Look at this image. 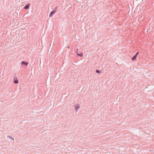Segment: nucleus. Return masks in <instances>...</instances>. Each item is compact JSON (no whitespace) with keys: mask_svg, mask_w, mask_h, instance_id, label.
Returning a JSON list of instances; mask_svg holds the SVG:
<instances>
[{"mask_svg":"<svg viewBox=\"0 0 154 154\" xmlns=\"http://www.w3.org/2000/svg\"><path fill=\"white\" fill-rule=\"evenodd\" d=\"M96 71L97 73H98L99 72V71L98 70H96Z\"/></svg>","mask_w":154,"mask_h":154,"instance_id":"obj_9","label":"nucleus"},{"mask_svg":"<svg viewBox=\"0 0 154 154\" xmlns=\"http://www.w3.org/2000/svg\"><path fill=\"white\" fill-rule=\"evenodd\" d=\"M136 57H136V56L134 55L132 57V58H131V60L132 61H134V60H135L136 59Z\"/></svg>","mask_w":154,"mask_h":154,"instance_id":"obj_5","label":"nucleus"},{"mask_svg":"<svg viewBox=\"0 0 154 154\" xmlns=\"http://www.w3.org/2000/svg\"><path fill=\"white\" fill-rule=\"evenodd\" d=\"M21 63L24 64L26 65H27L28 64V63H27V62H26L24 61H22L21 62Z\"/></svg>","mask_w":154,"mask_h":154,"instance_id":"obj_7","label":"nucleus"},{"mask_svg":"<svg viewBox=\"0 0 154 154\" xmlns=\"http://www.w3.org/2000/svg\"><path fill=\"white\" fill-rule=\"evenodd\" d=\"M55 11H52L49 14V16L50 17H51L52 15L55 13Z\"/></svg>","mask_w":154,"mask_h":154,"instance_id":"obj_2","label":"nucleus"},{"mask_svg":"<svg viewBox=\"0 0 154 154\" xmlns=\"http://www.w3.org/2000/svg\"><path fill=\"white\" fill-rule=\"evenodd\" d=\"M29 4L27 5L24 7V8L25 9H27L29 8Z\"/></svg>","mask_w":154,"mask_h":154,"instance_id":"obj_4","label":"nucleus"},{"mask_svg":"<svg viewBox=\"0 0 154 154\" xmlns=\"http://www.w3.org/2000/svg\"><path fill=\"white\" fill-rule=\"evenodd\" d=\"M14 82L16 84H17L18 82V80L17 79V78H14Z\"/></svg>","mask_w":154,"mask_h":154,"instance_id":"obj_3","label":"nucleus"},{"mask_svg":"<svg viewBox=\"0 0 154 154\" xmlns=\"http://www.w3.org/2000/svg\"><path fill=\"white\" fill-rule=\"evenodd\" d=\"M79 106L76 105L75 106V109L76 110V111H77L78 109L79 108Z\"/></svg>","mask_w":154,"mask_h":154,"instance_id":"obj_6","label":"nucleus"},{"mask_svg":"<svg viewBox=\"0 0 154 154\" xmlns=\"http://www.w3.org/2000/svg\"><path fill=\"white\" fill-rule=\"evenodd\" d=\"M139 53V52H137L134 55L135 56H136V57H137V55H138V54Z\"/></svg>","mask_w":154,"mask_h":154,"instance_id":"obj_8","label":"nucleus"},{"mask_svg":"<svg viewBox=\"0 0 154 154\" xmlns=\"http://www.w3.org/2000/svg\"><path fill=\"white\" fill-rule=\"evenodd\" d=\"M76 52L77 53V54L78 56L82 57L83 56V53L82 52H80V53H79L78 52V49H77L76 51Z\"/></svg>","mask_w":154,"mask_h":154,"instance_id":"obj_1","label":"nucleus"}]
</instances>
